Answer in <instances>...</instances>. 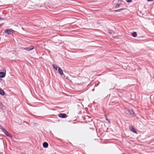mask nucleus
<instances>
[{
    "mask_svg": "<svg viewBox=\"0 0 154 154\" xmlns=\"http://www.w3.org/2000/svg\"><path fill=\"white\" fill-rule=\"evenodd\" d=\"M43 146L44 148H47L48 146V144L47 143L45 142L43 143Z\"/></svg>",
    "mask_w": 154,
    "mask_h": 154,
    "instance_id": "12",
    "label": "nucleus"
},
{
    "mask_svg": "<svg viewBox=\"0 0 154 154\" xmlns=\"http://www.w3.org/2000/svg\"><path fill=\"white\" fill-rule=\"evenodd\" d=\"M3 131L4 132V134L7 136L10 137V135L8 133V132L5 129L3 130Z\"/></svg>",
    "mask_w": 154,
    "mask_h": 154,
    "instance_id": "9",
    "label": "nucleus"
},
{
    "mask_svg": "<svg viewBox=\"0 0 154 154\" xmlns=\"http://www.w3.org/2000/svg\"><path fill=\"white\" fill-rule=\"evenodd\" d=\"M80 105H82V104L81 103H79V104L78 105V106H80Z\"/></svg>",
    "mask_w": 154,
    "mask_h": 154,
    "instance_id": "22",
    "label": "nucleus"
},
{
    "mask_svg": "<svg viewBox=\"0 0 154 154\" xmlns=\"http://www.w3.org/2000/svg\"><path fill=\"white\" fill-rule=\"evenodd\" d=\"M131 35L134 37H136L137 35V33L135 32H133L132 33Z\"/></svg>",
    "mask_w": 154,
    "mask_h": 154,
    "instance_id": "15",
    "label": "nucleus"
},
{
    "mask_svg": "<svg viewBox=\"0 0 154 154\" xmlns=\"http://www.w3.org/2000/svg\"><path fill=\"white\" fill-rule=\"evenodd\" d=\"M126 1L127 2H132V0H126Z\"/></svg>",
    "mask_w": 154,
    "mask_h": 154,
    "instance_id": "20",
    "label": "nucleus"
},
{
    "mask_svg": "<svg viewBox=\"0 0 154 154\" xmlns=\"http://www.w3.org/2000/svg\"><path fill=\"white\" fill-rule=\"evenodd\" d=\"M4 20V19L3 18H2V17H0V20Z\"/></svg>",
    "mask_w": 154,
    "mask_h": 154,
    "instance_id": "21",
    "label": "nucleus"
},
{
    "mask_svg": "<svg viewBox=\"0 0 154 154\" xmlns=\"http://www.w3.org/2000/svg\"><path fill=\"white\" fill-rule=\"evenodd\" d=\"M2 26V25H0V26Z\"/></svg>",
    "mask_w": 154,
    "mask_h": 154,
    "instance_id": "25",
    "label": "nucleus"
},
{
    "mask_svg": "<svg viewBox=\"0 0 154 154\" xmlns=\"http://www.w3.org/2000/svg\"><path fill=\"white\" fill-rule=\"evenodd\" d=\"M34 48V47L33 46H31L29 47L24 48L23 49L27 51H29L32 50Z\"/></svg>",
    "mask_w": 154,
    "mask_h": 154,
    "instance_id": "6",
    "label": "nucleus"
},
{
    "mask_svg": "<svg viewBox=\"0 0 154 154\" xmlns=\"http://www.w3.org/2000/svg\"><path fill=\"white\" fill-rule=\"evenodd\" d=\"M122 9H119V10H122Z\"/></svg>",
    "mask_w": 154,
    "mask_h": 154,
    "instance_id": "24",
    "label": "nucleus"
},
{
    "mask_svg": "<svg viewBox=\"0 0 154 154\" xmlns=\"http://www.w3.org/2000/svg\"><path fill=\"white\" fill-rule=\"evenodd\" d=\"M84 84V82L82 83L81 81H79V83H78V86L79 88L81 87V85L82 86Z\"/></svg>",
    "mask_w": 154,
    "mask_h": 154,
    "instance_id": "11",
    "label": "nucleus"
},
{
    "mask_svg": "<svg viewBox=\"0 0 154 154\" xmlns=\"http://www.w3.org/2000/svg\"><path fill=\"white\" fill-rule=\"evenodd\" d=\"M14 30L10 29H7L5 31V33H8V34H11L13 33L14 32Z\"/></svg>",
    "mask_w": 154,
    "mask_h": 154,
    "instance_id": "3",
    "label": "nucleus"
},
{
    "mask_svg": "<svg viewBox=\"0 0 154 154\" xmlns=\"http://www.w3.org/2000/svg\"><path fill=\"white\" fill-rule=\"evenodd\" d=\"M122 1V0H119L118 1V3H117L115 4V7L117 8H118L120 5L121 4V2Z\"/></svg>",
    "mask_w": 154,
    "mask_h": 154,
    "instance_id": "5",
    "label": "nucleus"
},
{
    "mask_svg": "<svg viewBox=\"0 0 154 154\" xmlns=\"http://www.w3.org/2000/svg\"><path fill=\"white\" fill-rule=\"evenodd\" d=\"M105 118H106V120H107L109 123H110V121L108 119L107 116L106 115H104Z\"/></svg>",
    "mask_w": 154,
    "mask_h": 154,
    "instance_id": "16",
    "label": "nucleus"
},
{
    "mask_svg": "<svg viewBox=\"0 0 154 154\" xmlns=\"http://www.w3.org/2000/svg\"><path fill=\"white\" fill-rule=\"evenodd\" d=\"M148 1H153V0H147Z\"/></svg>",
    "mask_w": 154,
    "mask_h": 154,
    "instance_id": "23",
    "label": "nucleus"
},
{
    "mask_svg": "<svg viewBox=\"0 0 154 154\" xmlns=\"http://www.w3.org/2000/svg\"><path fill=\"white\" fill-rule=\"evenodd\" d=\"M58 71L60 73L61 75H63V70L62 69L59 67L58 68Z\"/></svg>",
    "mask_w": 154,
    "mask_h": 154,
    "instance_id": "10",
    "label": "nucleus"
},
{
    "mask_svg": "<svg viewBox=\"0 0 154 154\" xmlns=\"http://www.w3.org/2000/svg\"><path fill=\"white\" fill-rule=\"evenodd\" d=\"M6 74L4 72H0V76L1 78L5 77V76Z\"/></svg>",
    "mask_w": 154,
    "mask_h": 154,
    "instance_id": "7",
    "label": "nucleus"
},
{
    "mask_svg": "<svg viewBox=\"0 0 154 154\" xmlns=\"http://www.w3.org/2000/svg\"><path fill=\"white\" fill-rule=\"evenodd\" d=\"M0 129H1L2 131H3V130L5 129V128L3 127L1 125H0Z\"/></svg>",
    "mask_w": 154,
    "mask_h": 154,
    "instance_id": "19",
    "label": "nucleus"
},
{
    "mask_svg": "<svg viewBox=\"0 0 154 154\" xmlns=\"http://www.w3.org/2000/svg\"><path fill=\"white\" fill-rule=\"evenodd\" d=\"M52 66L53 67V68L56 70H57V68H58V66L55 64H53L52 65Z\"/></svg>",
    "mask_w": 154,
    "mask_h": 154,
    "instance_id": "14",
    "label": "nucleus"
},
{
    "mask_svg": "<svg viewBox=\"0 0 154 154\" xmlns=\"http://www.w3.org/2000/svg\"><path fill=\"white\" fill-rule=\"evenodd\" d=\"M3 106L2 103L0 102V109H2Z\"/></svg>",
    "mask_w": 154,
    "mask_h": 154,
    "instance_id": "18",
    "label": "nucleus"
},
{
    "mask_svg": "<svg viewBox=\"0 0 154 154\" xmlns=\"http://www.w3.org/2000/svg\"><path fill=\"white\" fill-rule=\"evenodd\" d=\"M124 110L126 114L128 115H133L134 114L133 110L132 109H130L126 108L124 109Z\"/></svg>",
    "mask_w": 154,
    "mask_h": 154,
    "instance_id": "1",
    "label": "nucleus"
},
{
    "mask_svg": "<svg viewBox=\"0 0 154 154\" xmlns=\"http://www.w3.org/2000/svg\"><path fill=\"white\" fill-rule=\"evenodd\" d=\"M122 154H125V153H122Z\"/></svg>",
    "mask_w": 154,
    "mask_h": 154,
    "instance_id": "26",
    "label": "nucleus"
},
{
    "mask_svg": "<svg viewBox=\"0 0 154 154\" xmlns=\"http://www.w3.org/2000/svg\"><path fill=\"white\" fill-rule=\"evenodd\" d=\"M129 129L132 132H133L135 133H137L136 131L135 130V129L133 127H132V126L130 127Z\"/></svg>",
    "mask_w": 154,
    "mask_h": 154,
    "instance_id": "8",
    "label": "nucleus"
},
{
    "mask_svg": "<svg viewBox=\"0 0 154 154\" xmlns=\"http://www.w3.org/2000/svg\"><path fill=\"white\" fill-rule=\"evenodd\" d=\"M0 94L2 95H4L5 94L4 91L0 88Z\"/></svg>",
    "mask_w": 154,
    "mask_h": 154,
    "instance_id": "13",
    "label": "nucleus"
},
{
    "mask_svg": "<svg viewBox=\"0 0 154 154\" xmlns=\"http://www.w3.org/2000/svg\"><path fill=\"white\" fill-rule=\"evenodd\" d=\"M82 118H83V120L85 121V122L87 123L88 122L91 121V119L89 116H82Z\"/></svg>",
    "mask_w": 154,
    "mask_h": 154,
    "instance_id": "2",
    "label": "nucleus"
},
{
    "mask_svg": "<svg viewBox=\"0 0 154 154\" xmlns=\"http://www.w3.org/2000/svg\"><path fill=\"white\" fill-rule=\"evenodd\" d=\"M58 116L61 118H66L67 117V116L64 113H60L58 114Z\"/></svg>",
    "mask_w": 154,
    "mask_h": 154,
    "instance_id": "4",
    "label": "nucleus"
},
{
    "mask_svg": "<svg viewBox=\"0 0 154 154\" xmlns=\"http://www.w3.org/2000/svg\"><path fill=\"white\" fill-rule=\"evenodd\" d=\"M83 116H81V115H79V116H78V118L81 119V120H83V118H82V117Z\"/></svg>",
    "mask_w": 154,
    "mask_h": 154,
    "instance_id": "17",
    "label": "nucleus"
}]
</instances>
